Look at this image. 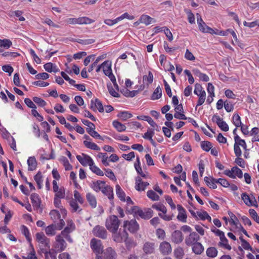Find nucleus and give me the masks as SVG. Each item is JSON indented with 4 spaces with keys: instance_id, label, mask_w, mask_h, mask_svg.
<instances>
[{
    "instance_id": "18",
    "label": "nucleus",
    "mask_w": 259,
    "mask_h": 259,
    "mask_svg": "<svg viewBox=\"0 0 259 259\" xmlns=\"http://www.w3.org/2000/svg\"><path fill=\"white\" fill-rule=\"evenodd\" d=\"M102 256L105 259H114L116 256V253L113 249L111 247L107 248L104 252L103 251Z\"/></svg>"
},
{
    "instance_id": "13",
    "label": "nucleus",
    "mask_w": 259,
    "mask_h": 259,
    "mask_svg": "<svg viewBox=\"0 0 259 259\" xmlns=\"http://www.w3.org/2000/svg\"><path fill=\"white\" fill-rule=\"evenodd\" d=\"M82 156L77 155L76 158L79 161V162L83 165L85 166L89 165L92 166L94 164V161L93 159L88 155L82 154Z\"/></svg>"
},
{
    "instance_id": "36",
    "label": "nucleus",
    "mask_w": 259,
    "mask_h": 259,
    "mask_svg": "<svg viewBox=\"0 0 259 259\" xmlns=\"http://www.w3.org/2000/svg\"><path fill=\"white\" fill-rule=\"evenodd\" d=\"M235 143L239 144L244 149L247 150V145L245 141L244 140L241 139L238 135H236L234 137Z\"/></svg>"
},
{
    "instance_id": "33",
    "label": "nucleus",
    "mask_w": 259,
    "mask_h": 259,
    "mask_svg": "<svg viewBox=\"0 0 259 259\" xmlns=\"http://www.w3.org/2000/svg\"><path fill=\"white\" fill-rule=\"evenodd\" d=\"M34 180L36 182L38 189H41L42 185V176L40 172H38L34 177Z\"/></svg>"
},
{
    "instance_id": "40",
    "label": "nucleus",
    "mask_w": 259,
    "mask_h": 259,
    "mask_svg": "<svg viewBox=\"0 0 259 259\" xmlns=\"http://www.w3.org/2000/svg\"><path fill=\"white\" fill-rule=\"evenodd\" d=\"M218 251L215 247H209L206 250V255L211 258H213L217 255Z\"/></svg>"
},
{
    "instance_id": "9",
    "label": "nucleus",
    "mask_w": 259,
    "mask_h": 259,
    "mask_svg": "<svg viewBox=\"0 0 259 259\" xmlns=\"http://www.w3.org/2000/svg\"><path fill=\"white\" fill-rule=\"evenodd\" d=\"M123 227L127 228L129 231L132 233L136 232L139 228V225L135 220L124 221Z\"/></svg>"
},
{
    "instance_id": "28",
    "label": "nucleus",
    "mask_w": 259,
    "mask_h": 259,
    "mask_svg": "<svg viewBox=\"0 0 259 259\" xmlns=\"http://www.w3.org/2000/svg\"><path fill=\"white\" fill-rule=\"evenodd\" d=\"M83 144L89 149L96 151H99L100 150V147L96 144L91 142V141H84Z\"/></svg>"
},
{
    "instance_id": "44",
    "label": "nucleus",
    "mask_w": 259,
    "mask_h": 259,
    "mask_svg": "<svg viewBox=\"0 0 259 259\" xmlns=\"http://www.w3.org/2000/svg\"><path fill=\"white\" fill-rule=\"evenodd\" d=\"M147 197L153 201H157L159 199V196L153 190H149L147 192Z\"/></svg>"
},
{
    "instance_id": "37",
    "label": "nucleus",
    "mask_w": 259,
    "mask_h": 259,
    "mask_svg": "<svg viewBox=\"0 0 259 259\" xmlns=\"http://www.w3.org/2000/svg\"><path fill=\"white\" fill-rule=\"evenodd\" d=\"M153 19L148 15H143L141 16L139 21L140 23L146 25H149L151 23Z\"/></svg>"
},
{
    "instance_id": "19",
    "label": "nucleus",
    "mask_w": 259,
    "mask_h": 259,
    "mask_svg": "<svg viewBox=\"0 0 259 259\" xmlns=\"http://www.w3.org/2000/svg\"><path fill=\"white\" fill-rule=\"evenodd\" d=\"M220 241L218 243V246L221 247H223L225 249H227L229 250L231 249V246L228 243V240L225 236L224 233L223 234V236H221L219 237Z\"/></svg>"
},
{
    "instance_id": "47",
    "label": "nucleus",
    "mask_w": 259,
    "mask_h": 259,
    "mask_svg": "<svg viewBox=\"0 0 259 259\" xmlns=\"http://www.w3.org/2000/svg\"><path fill=\"white\" fill-rule=\"evenodd\" d=\"M124 242H125L126 246L128 249H130L137 245L136 242L134 241V240L128 238V237Z\"/></svg>"
},
{
    "instance_id": "41",
    "label": "nucleus",
    "mask_w": 259,
    "mask_h": 259,
    "mask_svg": "<svg viewBox=\"0 0 259 259\" xmlns=\"http://www.w3.org/2000/svg\"><path fill=\"white\" fill-rule=\"evenodd\" d=\"M117 117L125 121L132 117V114L127 111H122L117 114Z\"/></svg>"
},
{
    "instance_id": "12",
    "label": "nucleus",
    "mask_w": 259,
    "mask_h": 259,
    "mask_svg": "<svg viewBox=\"0 0 259 259\" xmlns=\"http://www.w3.org/2000/svg\"><path fill=\"white\" fill-rule=\"evenodd\" d=\"M91 247L94 252L99 254L103 252V246L101 241L96 238H93L91 241Z\"/></svg>"
},
{
    "instance_id": "23",
    "label": "nucleus",
    "mask_w": 259,
    "mask_h": 259,
    "mask_svg": "<svg viewBox=\"0 0 259 259\" xmlns=\"http://www.w3.org/2000/svg\"><path fill=\"white\" fill-rule=\"evenodd\" d=\"M193 72L194 75L198 76L200 80L203 81L207 82L209 80V77L206 74L201 73L198 69L193 70Z\"/></svg>"
},
{
    "instance_id": "38",
    "label": "nucleus",
    "mask_w": 259,
    "mask_h": 259,
    "mask_svg": "<svg viewBox=\"0 0 259 259\" xmlns=\"http://www.w3.org/2000/svg\"><path fill=\"white\" fill-rule=\"evenodd\" d=\"M113 126L119 132L125 131L126 126L121 122L115 120L113 122Z\"/></svg>"
},
{
    "instance_id": "49",
    "label": "nucleus",
    "mask_w": 259,
    "mask_h": 259,
    "mask_svg": "<svg viewBox=\"0 0 259 259\" xmlns=\"http://www.w3.org/2000/svg\"><path fill=\"white\" fill-rule=\"evenodd\" d=\"M233 122L236 127H240L242 125L240 117L237 114H235L233 116Z\"/></svg>"
},
{
    "instance_id": "16",
    "label": "nucleus",
    "mask_w": 259,
    "mask_h": 259,
    "mask_svg": "<svg viewBox=\"0 0 259 259\" xmlns=\"http://www.w3.org/2000/svg\"><path fill=\"white\" fill-rule=\"evenodd\" d=\"M144 252L146 254L153 253L155 251V244L152 242H146L143 247Z\"/></svg>"
},
{
    "instance_id": "46",
    "label": "nucleus",
    "mask_w": 259,
    "mask_h": 259,
    "mask_svg": "<svg viewBox=\"0 0 259 259\" xmlns=\"http://www.w3.org/2000/svg\"><path fill=\"white\" fill-rule=\"evenodd\" d=\"M12 45V42L10 39H0V47L6 49H9Z\"/></svg>"
},
{
    "instance_id": "22",
    "label": "nucleus",
    "mask_w": 259,
    "mask_h": 259,
    "mask_svg": "<svg viewBox=\"0 0 259 259\" xmlns=\"http://www.w3.org/2000/svg\"><path fill=\"white\" fill-rule=\"evenodd\" d=\"M101 191L107 195L109 199H113V189L110 186L106 185L103 190H102Z\"/></svg>"
},
{
    "instance_id": "35",
    "label": "nucleus",
    "mask_w": 259,
    "mask_h": 259,
    "mask_svg": "<svg viewBox=\"0 0 259 259\" xmlns=\"http://www.w3.org/2000/svg\"><path fill=\"white\" fill-rule=\"evenodd\" d=\"M143 82L147 85L151 84L153 80V76L151 71L148 72V75H144L143 77Z\"/></svg>"
},
{
    "instance_id": "11",
    "label": "nucleus",
    "mask_w": 259,
    "mask_h": 259,
    "mask_svg": "<svg viewBox=\"0 0 259 259\" xmlns=\"http://www.w3.org/2000/svg\"><path fill=\"white\" fill-rule=\"evenodd\" d=\"M199 239V236L196 232H192L186 237L185 243L188 246H192L197 243Z\"/></svg>"
},
{
    "instance_id": "14",
    "label": "nucleus",
    "mask_w": 259,
    "mask_h": 259,
    "mask_svg": "<svg viewBox=\"0 0 259 259\" xmlns=\"http://www.w3.org/2000/svg\"><path fill=\"white\" fill-rule=\"evenodd\" d=\"M90 108L94 111H97L98 110L100 112H104L103 106L101 102L98 99L91 100Z\"/></svg>"
},
{
    "instance_id": "29",
    "label": "nucleus",
    "mask_w": 259,
    "mask_h": 259,
    "mask_svg": "<svg viewBox=\"0 0 259 259\" xmlns=\"http://www.w3.org/2000/svg\"><path fill=\"white\" fill-rule=\"evenodd\" d=\"M87 199L92 207H96L97 205V201L95 196L91 193H89L87 194Z\"/></svg>"
},
{
    "instance_id": "31",
    "label": "nucleus",
    "mask_w": 259,
    "mask_h": 259,
    "mask_svg": "<svg viewBox=\"0 0 259 259\" xmlns=\"http://www.w3.org/2000/svg\"><path fill=\"white\" fill-rule=\"evenodd\" d=\"M78 18V24H89L94 22L95 20L87 17H81Z\"/></svg>"
},
{
    "instance_id": "64",
    "label": "nucleus",
    "mask_w": 259,
    "mask_h": 259,
    "mask_svg": "<svg viewBox=\"0 0 259 259\" xmlns=\"http://www.w3.org/2000/svg\"><path fill=\"white\" fill-rule=\"evenodd\" d=\"M185 58L186 59L189 61H194L195 60V57H194L193 54L191 52H190V51L188 49L186 50L185 54Z\"/></svg>"
},
{
    "instance_id": "58",
    "label": "nucleus",
    "mask_w": 259,
    "mask_h": 259,
    "mask_svg": "<svg viewBox=\"0 0 259 259\" xmlns=\"http://www.w3.org/2000/svg\"><path fill=\"white\" fill-rule=\"evenodd\" d=\"M241 198L244 203L248 206H252V203H251L249 196H248L247 194H246L245 193H244L241 195Z\"/></svg>"
},
{
    "instance_id": "52",
    "label": "nucleus",
    "mask_w": 259,
    "mask_h": 259,
    "mask_svg": "<svg viewBox=\"0 0 259 259\" xmlns=\"http://www.w3.org/2000/svg\"><path fill=\"white\" fill-rule=\"evenodd\" d=\"M87 132L93 138H98L103 140V138L96 132L95 129H87Z\"/></svg>"
},
{
    "instance_id": "53",
    "label": "nucleus",
    "mask_w": 259,
    "mask_h": 259,
    "mask_svg": "<svg viewBox=\"0 0 259 259\" xmlns=\"http://www.w3.org/2000/svg\"><path fill=\"white\" fill-rule=\"evenodd\" d=\"M51 218L54 220L56 221L60 219V214L59 211L56 210H52L50 212Z\"/></svg>"
},
{
    "instance_id": "30",
    "label": "nucleus",
    "mask_w": 259,
    "mask_h": 259,
    "mask_svg": "<svg viewBox=\"0 0 259 259\" xmlns=\"http://www.w3.org/2000/svg\"><path fill=\"white\" fill-rule=\"evenodd\" d=\"M204 180L205 182L206 183V185L209 187L210 188L215 189L217 188L216 185V179L211 178L210 179L208 177H205L204 179Z\"/></svg>"
},
{
    "instance_id": "26",
    "label": "nucleus",
    "mask_w": 259,
    "mask_h": 259,
    "mask_svg": "<svg viewBox=\"0 0 259 259\" xmlns=\"http://www.w3.org/2000/svg\"><path fill=\"white\" fill-rule=\"evenodd\" d=\"M199 30L203 32H207L211 34L214 33V30L210 27L207 26L204 22L198 24Z\"/></svg>"
},
{
    "instance_id": "25",
    "label": "nucleus",
    "mask_w": 259,
    "mask_h": 259,
    "mask_svg": "<svg viewBox=\"0 0 259 259\" xmlns=\"http://www.w3.org/2000/svg\"><path fill=\"white\" fill-rule=\"evenodd\" d=\"M116 193L121 201H125V194L119 185H116Z\"/></svg>"
},
{
    "instance_id": "1",
    "label": "nucleus",
    "mask_w": 259,
    "mask_h": 259,
    "mask_svg": "<svg viewBox=\"0 0 259 259\" xmlns=\"http://www.w3.org/2000/svg\"><path fill=\"white\" fill-rule=\"evenodd\" d=\"M35 236L36 241L38 242V249L37 252L41 255L42 252H44L45 250L49 249L50 248V240L46 236L43 232L37 233Z\"/></svg>"
},
{
    "instance_id": "60",
    "label": "nucleus",
    "mask_w": 259,
    "mask_h": 259,
    "mask_svg": "<svg viewBox=\"0 0 259 259\" xmlns=\"http://www.w3.org/2000/svg\"><path fill=\"white\" fill-rule=\"evenodd\" d=\"M21 231L22 233L25 235L27 240L30 241L31 238L30 237L29 231L28 228L25 226H22L21 227Z\"/></svg>"
},
{
    "instance_id": "45",
    "label": "nucleus",
    "mask_w": 259,
    "mask_h": 259,
    "mask_svg": "<svg viewBox=\"0 0 259 259\" xmlns=\"http://www.w3.org/2000/svg\"><path fill=\"white\" fill-rule=\"evenodd\" d=\"M60 161L63 163L66 170H70L72 169V166L69 163L67 159L64 156H61Z\"/></svg>"
},
{
    "instance_id": "50",
    "label": "nucleus",
    "mask_w": 259,
    "mask_h": 259,
    "mask_svg": "<svg viewBox=\"0 0 259 259\" xmlns=\"http://www.w3.org/2000/svg\"><path fill=\"white\" fill-rule=\"evenodd\" d=\"M201 147L205 151H209L212 148V144L208 141H203L201 143Z\"/></svg>"
},
{
    "instance_id": "27",
    "label": "nucleus",
    "mask_w": 259,
    "mask_h": 259,
    "mask_svg": "<svg viewBox=\"0 0 259 259\" xmlns=\"http://www.w3.org/2000/svg\"><path fill=\"white\" fill-rule=\"evenodd\" d=\"M28 165V170L32 171L34 170L37 165L36 160L34 157H30L27 160Z\"/></svg>"
},
{
    "instance_id": "6",
    "label": "nucleus",
    "mask_w": 259,
    "mask_h": 259,
    "mask_svg": "<svg viewBox=\"0 0 259 259\" xmlns=\"http://www.w3.org/2000/svg\"><path fill=\"white\" fill-rule=\"evenodd\" d=\"M128 237V233L124 230H119V232H114L112 233V237L114 241L116 242H121L124 241Z\"/></svg>"
},
{
    "instance_id": "39",
    "label": "nucleus",
    "mask_w": 259,
    "mask_h": 259,
    "mask_svg": "<svg viewBox=\"0 0 259 259\" xmlns=\"http://www.w3.org/2000/svg\"><path fill=\"white\" fill-rule=\"evenodd\" d=\"M162 95V90L160 87H158L156 88L155 91H154L152 96H151V99L152 100H156L159 99Z\"/></svg>"
},
{
    "instance_id": "15",
    "label": "nucleus",
    "mask_w": 259,
    "mask_h": 259,
    "mask_svg": "<svg viewBox=\"0 0 259 259\" xmlns=\"http://www.w3.org/2000/svg\"><path fill=\"white\" fill-rule=\"evenodd\" d=\"M177 208L179 211V214L177 219L179 221L184 223L187 221V214L185 209L181 205H177Z\"/></svg>"
},
{
    "instance_id": "62",
    "label": "nucleus",
    "mask_w": 259,
    "mask_h": 259,
    "mask_svg": "<svg viewBox=\"0 0 259 259\" xmlns=\"http://www.w3.org/2000/svg\"><path fill=\"white\" fill-rule=\"evenodd\" d=\"M240 145H239V144H234V153L237 157H240L242 155V151L240 148Z\"/></svg>"
},
{
    "instance_id": "4",
    "label": "nucleus",
    "mask_w": 259,
    "mask_h": 259,
    "mask_svg": "<svg viewBox=\"0 0 259 259\" xmlns=\"http://www.w3.org/2000/svg\"><path fill=\"white\" fill-rule=\"evenodd\" d=\"M67 243L64 239L61 238V236H56L55 237V241L53 243V247L54 249L57 252H62L66 248Z\"/></svg>"
},
{
    "instance_id": "57",
    "label": "nucleus",
    "mask_w": 259,
    "mask_h": 259,
    "mask_svg": "<svg viewBox=\"0 0 259 259\" xmlns=\"http://www.w3.org/2000/svg\"><path fill=\"white\" fill-rule=\"evenodd\" d=\"M249 213L252 219H253L257 223L259 224V217L256 212L253 209H250Z\"/></svg>"
},
{
    "instance_id": "21",
    "label": "nucleus",
    "mask_w": 259,
    "mask_h": 259,
    "mask_svg": "<svg viewBox=\"0 0 259 259\" xmlns=\"http://www.w3.org/2000/svg\"><path fill=\"white\" fill-rule=\"evenodd\" d=\"M56 251L53 249H46L44 252H42V254H45V259H56Z\"/></svg>"
},
{
    "instance_id": "54",
    "label": "nucleus",
    "mask_w": 259,
    "mask_h": 259,
    "mask_svg": "<svg viewBox=\"0 0 259 259\" xmlns=\"http://www.w3.org/2000/svg\"><path fill=\"white\" fill-rule=\"evenodd\" d=\"M75 229V226L73 224L72 221H70L68 222V224L66 227L64 229V232H67V233H70Z\"/></svg>"
},
{
    "instance_id": "59",
    "label": "nucleus",
    "mask_w": 259,
    "mask_h": 259,
    "mask_svg": "<svg viewBox=\"0 0 259 259\" xmlns=\"http://www.w3.org/2000/svg\"><path fill=\"white\" fill-rule=\"evenodd\" d=\"M90 168L93 172L96 174L97 175L100 176H104L103 171L96 166L94 165V164L92 165V166H90Z\"/></svg>"
},
{
    "instance_id": "56",
    "label": "nucleus",
    "mask_w": 259,
    "mask_h": 259,
    "mask_svg": "<svg viewBox=\"0 0 259 259\" xmlns=\"http://www.w3.org/2000/svg\"><path fill=\"white\" fill-rule=\"evenodd\" d=\"M232 172L233 174L236 176H237L239 178H242L243 176V173L242 170L237 166L232 167Z\"/></svg>"
},
{
    "instance_id": "5",
    "label": "nucleus",
    "mask_w": 259,
    "mask_h": 259,
    "mask_svg": "<svg viewBox=\"0 0 259 259\" xmlns=\"http://www.w3.org/2000/svg\"><path fill=\"white\" fill-rule=\"evenodd\" d=\"M102 69L104 74L109 77L111 81H115V77L112 73L111 69V63L109 61H105L102 63Z\"/></svg>"
},
{
    "instance_id": "34",
    "label": "nucleus",
    "mask_w": 259,
    "mask_h": 259,
    "mask_svg": "<svg viewBox=\"0 0 259 259\" xmlns=\"http://www.w3.org/2000/svg\"><path fill=\"white\" fill-rule=\"evenodd\" d=\"M56 230H57L56 224H52L46 228L45 231L47 235L54 236L55 234Z\"/></svg>"
},
{
    "instance_id": "32",
    "label": "nucleus",
    "mask_w": 259,
    "mask_h": 259,
    "mask_svg": "<svg viewBox=\"0 0 259 259\" xmlns=\"http://www.w3.org/2000/svg\"><path fill=\"white\" fill-rule=\"evenodd\" d=\"M30 199L33 205L39 206L40 204V200L38 194L36 193H32L31 195Z\"/></svg>"
},
{
    "instance_id": "24",
    "label": "nucleus",
    "mask_w": 259,
    "mask_h": 259,
    "mask_svg": "<svg viewBox=\"0 0 259 259\" xmlns=\"http://www.w3.org/2000/svg\"><path fill=\"white\" fill-rule=\"evenodd\" d=\"M192 246V250L196 254H200L204 250L203 245L199 242L194 244Z\"/></svg>"
},
{
    "instance_id": "42",
    "label": "nucleus",
    "mask_w": 259,
    "mask_h": 259,
    "mask_svg": "<svg viewBox=\"0 0 259 259\" xmlns=\"http://www.w3.org/2000/svg\"><path fill=\"white\" fill-rule=\"evenodd\" d=\"M194 93L197 95L198 96H201L202 94H206L205 91L203 90V88L201 84L199 83H196L195 85V90L194 91Z\"/></svg>"
},
{
    "instance_id": "8",
    "label": "nucleus",
    "mask_w": 259,
    "mask_h": 259,
    "mask_svg": "<svg viewBox=\"0 0 259 259\" xmlns=\"http://www.w3.org/2000/svg\"><path fill=\"white\" fill-rule=\"evenodd\" d=\"M212 120L213 122H215L222 131L224 132L229 131V126L219 115H214L212 116Z\"/></svg>"
},
{
    "instance_id": "20",
    "label": "nucleus",
    "mask_w": 259,
    "mask_h": 259,
    "mask_svg": "<svg viewBox=\"0 0 259 259\" xmlns=\"http://www.w3.org/2000/svg\"><path fill=\"white\" fill-rule=\"evenodd\" d=\"M105 185L106 184L104 181H97L93 183L92 188L96 192H99L103 190Z\"/></svg>"
},
{
    "instance_id": "43",
    "label": "nucleus",
    "mask_w": 259,
    "mask_h": 259,
    "mask_svg": "<svg viewBox=\"0 0 259 259\" xmlns=\"http://www.w3.org/2000/svg\"><path fill=\"white\" fill-rule=\"evenodd\" d=\"M174 254L176 258L181 259L184 255V250L182 247H178L174 250Z\"/></svg>"
},
{
    "instance_id": "10",
    "label": "nucleus",
    "mask_w": 259,
    "mask_h": 259,
    "mask_svg": "<svg viewBox=\"0 0 259 259\" xmlns=\"http://www.w3.org/2000/svg\"><path fill=\"white\" fill-rule=\"evenodd\" d=\"M159 250L162 254L168 255L171 253L172 251V248L169 242L164 241L160 243Z\"/></svg>"
},
{
    "instance_id": "61",
    "label": "nucleus",
    "mask_w": 259,
    "mask_h": 259,
    "mask_svg": "<svg viewBox=\"0 0 259 259\" xmlns=\"http://www.w3.org/2000/svg\"><path fill=\"white\" fill-rule=\"evenodd\" d=\"M152 207L154 209L162 212L164 214L167 211L166 207L164 205L161 204H153Z\"/></svg>"
},
{
    "instance_id": "7",
    "label": "nucleus",
    "mask_w": 259,
    "mask_h": 259,
    "mask_svg": "<svg viewBox=\"0 0 259 259\" xmlns=\"http://www.w3.org/2000/svg\"><path fill=\"white\" fill-rule=\"evenodd\" d=\"M93 234L99 238L106 239L107 236V232L103 226L97 225L93 229Z\"/></svg>"
},
{
    "instance_id": "48",
    "label": "nucleus",
    "mask_w": 259,
    "mask_h": 259,
    "mask_svg": "<svg viewBox=\"0 0 259 259\" xmlns=\"http://www.w3.org/2000/svg\"><path fill=\"white\" fill-rule=\"evenodd\" d=\"M251 135L253 136L252 141H259V129L257 127H254L251 130Z\"/></svg>"
},
{
    "instance_id": "51",
    "label": "nucleus",
    "mask_w": 259,
    "mask_h": 259,
    "mask_svg": "<svg viewBox=\"0 0 259 259\" xmlns=\"http://www.w3.org/2000/svg\"><path fill=\"white\" fill-rule=\"evenodd\" d=\"M98 156L99 158H102V162L104 165L108 166L109 165V162L107 161L108 156L107 153H99Z\"/></svg>"
},
{
    "instance_id": "2",
    "label": "nucleus",
    "mask_w": 259,
    "mask_h": 259,
    "mask_svg": "<svg viewBox=\"0 0 259 259\" xmlns=\"http://www.w3.org/2000/svg\"><path fill=\"white\" fill-rule=\"evenodd\" d=\"M129 211L131 213H133L145 220H148L151 218L153 216V211L151 208H148L142 210L136 206H133Z\"/></svg>"
},
{
    "instance_id": "17",
    "label": "nucleus",
    "mask_w": 259,
    "mask_h": 259,
    "mask_svg": "<svg viewBox=\"0 0 259 259\" xmlns=\"http://www.w3.org/2000/svg\"><path fill=\"white\" fill-rule=\"evenodd\" d=\"M183 236L182 233L179 230L175 231L171 235V240L176 244H179L182 242Z\"/></svg>"
},
{
    "instance_id": "63",
    "label": "nucleus",
    "mask_w": 259,
    "mask_h": 259,
    "mask_svg": "<svg viewBox=\"0 0 259 259\" xmlns=\"http://www.w3.org/2000/svg\"><path fill=\"white\" fill-rule=\"evenodd\" d=\"M56 193L55 197L59 198H63L65 197V189L63 187H61Z\"/></svg>"
},
{
    "instance_id": "55",
    "label": "nucleus",
    "mask_w": 259,
    "mask_h": 259,
    "mask_svg": "<svg viewBox=\"0 0 259 259\" xmlns=\"http://www.w3.org/2000/svg\"><path fill=\"white\" fill-rule=\"evenodd\" d=\"M33 101L37 105L41 107H44L46 105L47 103L45 101L42 100L41 98L34 97L33 98Z\"/></svg>"
},
{
    "instance_id": "3",
    "label": "nucleus",
    "mask_w": 259,
    "mask_h": 259,
    "mask_svg": "<svg viewBox=\"0 0 259 259\" xmlns=\"http://www.w3.org/2000/svg\"><path fill=\"white\" fill-rule=\"evenodd\" d=\"M119 224L120 222L117 217L113 215L107 219L105 225L109 231L114 233L117 231Z\"/></svg>"
}]
</instances>
